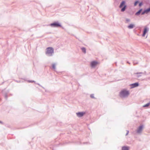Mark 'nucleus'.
<instances>
[{
	"label": "nucleus",
	"mask_w": 150,
	"mask_h": 150,
	"mask_svg": "<svg viewBox=\"0 0 150 150\" xmlns=\"http://www.w3.org/2000/svg\"><path fill=\"white\" fill-rule=\"evenodd\" d=\"M53 54L54 49L52 47H48L46 49L45 54L47 56L49 57L52 56Z\"/></svg>",
	"instance_id": "f257e3e1"
},
{
	"label": "nucleus",
	"mask_w": 150,
	"mask_h": 150,
	"mask_svg": "<svg viewBox=\"0 0 150 150\" xmlns=\"http://www.w3.org/2000/svg\"><path fill=\"white\" fill-rule=\"evenodd\" d=\"M129 95V91L125 90H123L121 91L120 93V97H126L127 96Z\"/></svg>",
	"instance_id": "f03ea898"
},
{
	"label": "nucleus",
	"mask_w": 150,
	"mask_h": 150,
	"mask_svg": "<svg viewBox=\"0 0 150 150\" xmlns=\"http://www.w3.org/2000/svg\"><path fill=\"white\" fill-rule=\"evenodd\" d=\"M125 1H122L119 6V7L120 8H121L123 6V7L122 8L121 10V11L122 12L124 11L126 8L127 6L125 5Z\"/></svg>",
	"instance_id": "7ed1b4c3"
},
{
	"label": "nucleus",
	"mask_w": 150,
	"mask_h": 150,
	"mask_svg": "<svg viewBox=\"0 0 150 150\" xmlns=\"http://www.w3.org/2000/svg\"><path fill=\"white\" fill-rule=\"evenodd\" d=\"M50 25L52 27H61V24L58 22H55L50 24Z\"/></svg>",
	"instance_id": "20e7f679"
},
{
	"label": "nucleus",
	"mask_w": 150,
	"mask_h": 150,
	"mask_svg": "<svg viewBox=\"0 0 150 150\" xmlns=\"http://www.w3.org/2000/svg\"><path fill=\"white\" fill-rule=\"evenodd\" d=\"M143 125H140L137 129V132L138 134L140 133L143 129Z\"/></svg>",
	"instance_id": "39448f33"
},
{
	"label": "nucleus",
	"mask_w": 150,
	"mask_h": 150,
	"mask_svg": "<svg viewBox=\"0 0 150 150\" xmlns=\"http://www.w3.org/2000/svg\"><path fill=\"white\" fill-rule=\"evenodd\" d=\"M149 28L146 26H145L143 31V33L142 35V36L144 37L145 36L146 33L149 31Z\"/></svg>",
	"instance_id": "423d86ee"
},
{
	"label": "nucleus",
	"mask_w": 150,
	"mask_h": 150,
	"mask_svg": "<svg viewBox=\"0 0 150 150\" xmlns=\"http://www.w3.org/2000/svg\"><path fill=\"white\" fill-rule=\"evenodd\" d=\"M139 83L138 82H136L131 84H130V86H131V88H133L137 87L139 86Z\"/></svg>",
	"instance_id": "0eeeda50"
},
{
	"label": "nucleus",
	"mask_w": 150,
	"mask_h": 150,
	"mask_svg": "<svg viewBox=\"0 0 150 150\" xmlns=\"http://www.w3.org/2000/svg\"><path fill=\"white\" fill-rule=\"evenodd\" d=\"M98 62L96 61H93L91 63V65L92 67L94 68L97 64Z\"/></svg>",
	"instance_id": "6e6552de"
},
{
	"label": "nucleus",
	"mask_w": 150,
	"mask_h": 150,
	"mask_svg": "<svg viewBox=\"0 0 150 150\" xmlns=\"http://www.w3.org/2000/svg\"><path fill=\"white\" fill-rule=\"evenodd\" d=\"M8 92L9 91H6L5 90H4L2 91V93L6 99H7L8 98L7 95Z\"/></svg>",
	"instance_id": "1a4fd4ad"
},
{
	"label": "nucleus",
	"mask_w": 150,
	"mask_h": 150,
	"mask_svg": "<svg viewBox=\"0 0 150 150\" xmlns=\"http://www.w3.org/2000/svg\"><path fill=\"white\" fill-rule=\"evenodd\" d=\"M149 12H150V6L149 8L144 10V11L141 14L142 15H143L145 13H147Z\"/></svg>",
	"instance_id": "9d476101"
},
{
	"label": "nucleus",
	"mask_w": 150,
	"mask_h": 150,
	"mask_svg": "<svg viewBox=\"0 0 150 150\" xmlns=\"http://www.w3.org/2000/svg\"><path fill=\"white\" fill-rule=\"evenodd\" d=\"M85 113L83 112H77L76 114L78 117H82Z\"/></svg>",
	"instance_id": "9b49d317"
},
{
	"label": "nucleus",
	"mask_w": 150,
	"mask_h": 150,
	"mask_svg": "<svg viewBox=\"0 0 150 150\" xmlns=\"http://www.w3.org/2000/svg\"><path fill=\"white\" fill-rule=\"evenodd\" d=\"M134 26L135 25L133 24H130L127 26V28L129 29H132L133 28Z\"/></svg>",
	"instance_id": "f8f14e48"
},
{
	"label": "nucleus",
	"mask_w": 150,
	"mask_h": 150,
	"mask_svg": "<svg viewBox=\"0 0 150 150\" xmlns=\"http://www.w3.org/2000/svg\"><path fill=\"white\" fill-rule=\"evenodd\" d=\"M142 9L141 8L138 11H137L135 14V15L138 16H139L140 14L142 12Z\"/></svg>",
	"instance_id": "ddd939ff"
},
{
	"label": "nucleus",
	"mask_w": 150,
	"mask_h": 150,
	"mask_svg": "<svg viewBox=\"0 0 150 150\" xmlns=\"http://www.w3.org/2000/svg\"><path fill=\"white\" fill-rule=\"evenodd\" d=\"M129 147L128 146H124L122 147V150H129Z\"/></svg>",
	"instance_id": "4468645a"
},
{
	"label": "nucleus",
	"mask_w": 150,
	"mask_h": 150,
	"mask_svg": "<svg viewBox=\"0 0 150 150\" xmlns=\"http://www.w3.org/2000/svg\"><path fill=\"white\" fill-rule=\"evenodd\" d=\"M81 50L82 52L84 53H86V49L85 47H83L81 48Z\"/></svg>",
	"instance_id": "2eb2a0df"
},
{
	"label": "nucleus",
	"mask_w": 150,
	"mask_h": 150,
	"mask_svg": "<svg viewBox=\"0 0 150 150\" xmlns=\"http://www.w3.org/2000/svg\"><path fill=\"white\" fill-rule=\"evenodd\" d=\"M125 20H126V21H125V22L126 23H128L130 21V19H129L127 18H126Z\"/></svg>",
	"instance_id": "dca6fc26"
},
{
	"label": "nucleus",
	"mask_w": 150,
	"mask_h": 150,
	"mask_svg": "<svg viewBox=\"0 0 150 150\" xmlns=\"http://www.w3.org/2000/svg\"><path fill=\"white\" fill-rule=\"evenodd\" d=\"M150 104V103H148L147 104H146L143 105V107H148L149 105Z\"/></svg>",
	"instance_id": "f3484780"
},
{
	"label": "nucleus",
	"mask_w": 150,
	"mask_h": 150,
	"mask_svg": "<svg viewBox=\"0 0 150 150\" xmlns=\"http://www.w3.org/2000/svg\"><path fill=\"white\" fill-rule=\"evenodd\" d=\"M27 82L29 83H35V82L33 80H28L27 81Z\"/></svg>",
	"instance_id": "a211bd4d"
},
{
	"label": "nucleus",
	"mask_w": 150,
	"mask_h": 150,
	"mask_svg": "<svg viewBox=\"0 0 150 150\" xmlns=\"http://www.w3.org/2000/svg\"><path fill=\"white\" fill-rule=\"evenodd\" d=\"M139 1H136L134 3V6H136L137 5V4L139 3Z\"/></svg>",
	"instance_id": "6ab92c4d"
},
{
	"label": "nucleus",
	"mask_w": 150,
	"mask_h": 150,
	"mask_svg": "<svg viewBox=\"0 0 150 150\" xmlns=\"http://www.w3.org/2000/svg\"><path fill=\"white\" fill-rule=\"evenodd\" d=\"M52 68L54 69H56L55 64H52Z\"/></svg>",
	"instance_id": "aec40b11"
},
{
	"label": "nucleus",
	"mask_w": 150,
	"mask_h": 150,
	"mask_svg": "<svg viewBox=\"0 0 150 150\" xmlns=\"http://www.w3.org/2000/svg\"><path fill=\"white\" fill-rule=\"evenodd\" d=\"M90 97L91 98H95V97H94V94H91L90 95Z\"/></svg>",
	"instance_id": "412c9836"
},
{
	"label": "nucleus",
	"mask_w": 150,
	"mask_h": 150,
	"mask_svg": "<svg viewBox=\"0 0 150 150\" xmlns=\"http://www.w3.org/2000/svg\"><path fill=\"white\" fill-rule=\"evenodd\" d=\"M143 4V3L142 2H141L139 4V7H141Z\"/></svg>",
	"instance_id": "4be33fe9"
},
{
	"label": "nucleus",
	"mask_w": 150,
	"mask_h": 150,
	"mask_svg": "<svg viewBox=\"0 0 150 150\" xmlns=\"http://www.w3.org/2000/svg\"><path fill=\"white\" fill-rule=\"evenodd\" d=\"M35 84H38V85H39V86H40L42 88H44L43 87V86H41L39 83H36L35 82Z\"/></svg>",
	"instance_id": "5701e85b"
},
{
	"label": "nucleus",
	"mask_w": 150,
	"mask_h": 150,
	"mask_svg": "<svg viewBox=\"0 0 150 150\" xmlns=\"http://www.w3.org/2000/svg\"><path fill=\"white\" fill-rule=\"evenodd\" d=\"M142 73H142V72H137V73H135L134 74H142Z\"/></svg>",
	"instance_id": "b1692460"
},
{
	"label": "nucleus",
	"mask_w": 150,
	"mask_h": 150,
	"mask_svg": "<svg viewBox=\"0 0 150 150\" xmlns=\"http://www.w3.org/2000/svg\"><path fill=\"white\" fill-rule=\"evenodd\" d=\"M141 76V75L138 74V75H137V77L138 78H139V77H140Z\"/></svg>",
	"instance_id": "393cba45"
},
{
	"label": "nucleus",
	"mask_w": 150,
	"mask_h": 150,
	"mask_svg": "<svg viewBox=\"0 0 150 150\" xmlns=\"http://www.w3.org/2000/svg\"><path fill=\"white\" fill-rule=\"evenodd\" d=\"M129 133V131L127 130V133H126V135H128V133Z\"/></svg>",
	"instance_id": "a878e982"
},
{
	"label": "nucleus",
	"mask_w": 150,
	"mask_h": 150,
	"mask_svg": "<svg viewBox=\"0 0 150 150\" xmlns=\"http://www.w3.org/2000/svg\"><path fill=\"white\" fill-rule=\"evenodd\" d=\"M129 133V131L127 130V133H126V135H128V133Z\"/></svg>",
	"instance_id": "bb28decb"
},
{
	"label": "nucleus",
	"mask_w": 150,
	"mask_h": 150,
	"mask_svg": "<svg viewBox=\"0 0 150 150\" xmlns=\"http://www.w3.org/2000/svg\"><path fill=\"white\" fill-rule=\"evenodd\" d=\"M0 123H1V124H3V122H2V121H0Z\"/></svg>",
	"instance_id": "cd10ccee"
},
{
	"label": "nucleus",
	"mask_w": 150,
	"mask_h": 150,
	"mask_svg": "<svg viewBox=\"0 0 150 150\" xmlns=\"http://www.w3.org/2000/svg\"><path fill=\"white\" fill-rule=\"evenodd\" d=\"M88 142H83V144H88Z\"/></svg>",
	"instance_id": "c85d7f7f"
},
{
	"label": "nucleus",
	"mask_w": 150,
	"mask_h": 150,
	"mask_svg": "<svg viewBox=\"0 0 150 150\" xmlns=\"http://www.w3.org/2000/svg\"><path fill=\"white\" fill-rule=\"evenodd\" d=\"M16 81L17 82V83H19L20 82V81Z\"/></svg>",
	"instance_id": "c756f323"
},
{
	"label": "nucleus",
	"mask_w": 150,
	"mask_h": 150,
	"mask_svg": "<svg viewBox=\"0 0 150 150\" xmlns=\"http://www.w3.org/2000/svg\"><path fill=\"white\" fill-rule=\"evenodd\" d=\"M137 64V63H135L134 62V64Z\"/></svg>",
	"instance_id": "7c9ffc66"
},
{
	"label": "nucleus",
	"mask_w": 150,
	"mask_h": 150,
	"mask_svg": "<svg viewBox=\"0 0 150 150\" xmlns=\"http://www.w3.org/2000/svg\"><path fill=\"white\" fill-rule=\"evenodd\" d=\"M127 63H129V64H130V63L129 62H127Z\"/></svg>",
	"instance_id": "2f4dec72"
}]
</instances>
